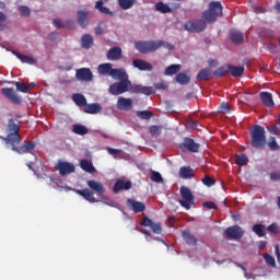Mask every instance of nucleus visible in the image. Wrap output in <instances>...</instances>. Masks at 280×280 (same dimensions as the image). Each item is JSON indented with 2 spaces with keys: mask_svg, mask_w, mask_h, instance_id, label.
I'll return each mask as SVG.
<instances>
[{
  "mask_svg": "<svg viewBox=\"0 0 280 280\" xmlns=\"http://www.w3.org/2000/svg\"><path fill=\"white\" fill-rule=\"evenodd\" d=\"M9 117L11 118L5 126L7 137L0 136V139L4 141L7 148H11V150L18 154L32 153V150L36 148V142L25 140L21 144L22 137L21 133H19L21 130V122L14 120L12 114H9Z\"/></svg>",
  "mask_w": 280,
  "mask_h": 280,
  "instance_id": "1",
  "label": "nucleus"
},
{
  "mask_svg": "<svg viewBox=\"0 0 280 280\" xmlns=\"http://www.w3.org/2000/svg\"><path fill=\"white\" fill-rule=\"evenodd\" d=\"M218 16H222V3L218 1H212L209 4V9L202 12L201 20H190L184 24L186 32H191L192 34H200L207 30V23H215Z\"/></svg>",
  "mask_w": 280,
  "mask_h": 280,
  "instance_id": "2",
  "label": "nucleus"
},
{
  "mask_svg": "<svg viewBox=\"0 0 280 280\" xmlns=\"http://www.w3.org/2000/svg\"><path fill=\"white\" fill-rule=\"evenodd\" d=\"M136 93L137 95H154L156 90L152 86H143L141 84H132L129 79L115 82L109 86V93L112 95H121L124 93Z\"/></svg>",
  "mask_w": 280,
  "mask_h": 280,
  "instance_id": "3",
  "label": "nucleus"
},
{
  "mask_svg": "<svg viewBox=\"0 0 280 280\" xmlns=\"http://www.w3.org/2000/svg\"><path fill=\"white\" fill-rule=\"evenodd\" d=\"M250 136V145L255 148V150H264L266 148V143H268L266 139V128L261 125H254L249 129Z\"/></svg>",
  "mask_w": 280,
  "mask_h": 280,
  "instance_id": "4",
  "label": "nucleus"
},
{
  "mask_svg": "<svg viewBox=\"0 0 280 280\" xmlns=\"http://www.w3.org/2000/svg\"><path fill=\"white\" fill-rule=\"evenodd\" d=\"M165 45L163 40H139L135 42V49L139 54H154L158 49H161V46Z\"/></svg>",
  "mask_w": 280,
  "mask_h": 280,
  "instance_id": "5",
  "label": "nucleus"
},
{
  "mask_svg": "<svg viewBox=\"0 0 280 280\" xmlns=\"http://www.w3.org/2000/svg\"><path fill=\"white\" fill-rule=\"evenodd\" d=\"M179 194L183 198V200H179L180 207L189 211V209H191V206L195 205L194 192H191V189H189L187 186H182L179 188Z\"/></svg>",
  "mask_w": 280,
  "mask_h": 280,
  "instance_id": "6",
  "label": "nucleus"
},
{
  "mask_svg": "<svg viewBox=\"0 0 280 280\" xmlns=\"http://www.w3.org/2000/svg\"><path fill=\"white\" fill-rule=\"evenodd\" d=\"M88 187L91 188V191H95V194H97L102 200H108V197L104 196V194H106V188H104L102 183L95 179H90L88 180Z\"/></svg>",
  "mask_w": 280,
  "mask_h": 280,
  "instance_id": "7",
  "label": "nucleus"
},
{
  "mask_svg": "<svg viewBox=\"0 0 280 280\" xmlns=\"http://www.w3.org/2000/svg\"><path fill=\"white\" fill-rule=\"evenodd\" d=\"M179 150H182V152H194V153H196L200 150V144L197 143L191 138H185L184 142L179 144Z\"/></svg>",
  "mask_w": 280,
  "mask_h": 280,
  "instance_id": "8",
  "label": "nucleus"
},
{
  "mask_svg": "<svg viewBox=\"0 0 280 280\" xmlns=\"http://www.w3.org/2000/svg\"><path fill=\"white\" fill-rule=\"evenodd\" d=\"M226 240H242L244 237V230L238 225L229 226L225 232Z\"/></svg>",
  "mask_w": 280,
  "mask_h": 280,
  "instance_id": "9",
  "label": "nucleus"
},
{
  "mask_svg": "<svg viewBox=\"0 0 280 280\" xmlns=\"http://www.w3.org/2000/svg\"><path fill=\"white\" fill-rule=\"evenodd\" d=\"M1 94L4 97H7V100L10 101L11 104L19 105V104H21V102H23V98L21 96H19V94H16V92L12 88H2Z\"/></svg>",
  "mask_w": 280,
  "mask_h": 280,
  "instance_id": "10",
  "label": "nucleus"
},
{
  "mask_svg": "<svg viewBox=\"0 0 280 280\" xmlns=\"http://www.w3.org/2000/svg\"><path fill=\"white\" fill-rule=\"evenodd\" d=\"M140 226H149L155 235H161L163 233V228H161V223H154L152 219L148 217H143L140 221Z\"/></svg>",
  "mask_w": 280,
  "mask_h": 280,
  "instance_id": "11",
  "label": "nucleus"
},
{
  "mask_svg": "<svg viewBox=\"0 0 280 280\" xmlns=\"http://www.w3.org/2000/svg\"><path fill=\"white\" fill-rule=\"evenodd\" d=\"M57 170L60 176H68V174H73L75 172V166L71 162H58Z\"/></svg>",
  "mask_w": 280,
  "mask_h": 280,
  "instance_id": "12",
  "label": "nucleus"
},
{
  "mask_svg": "<svg viewBox=\"0 0 280 280\" xmlns=\"http://www.w3.org/2000/svg\"><path fill=\"white\" fill-rule=\"evenodd\" d=\"M75 78L80 82H91L93 80V72L89 68H80L75 72Z\"/></svg>",
  "mask_w": 280,
  "mask_h": 280,
  "instance_id": "13",
  "label": "nucleus"
},
{
  "mask_svg": "<svg viewBox=\"0 0 280 280\" xmlns=\"http://www.w3.org/2000/svg\"><path fill=\"white\" fill-rule=\"evenodd\" d=\"M74 194H78V196H81L86 200L88 202L95 203L98 202L97 199H95V192L93 190L85 188V189H72Z\"/></svg>",
  "mask_w": 280,
  "mask_h": 280,
  "instance_id": "14",
  "label": "nucleus"
},
{
  "mask_svg": "<svg viewBox=\"0 0 280 280\" xmlns=\"http://www.w3.org/2000/svg\"><path fill=\"white\" fill-rule=\"evenodd\" d=\"M131 188H132V182L118 179L113 186V191L114 194H119V191H128V189H131Z\"/></svg>",
  "mask_w": 280,
  "mask_h": 280,
  "instance_id": "15",
  "label": "nucleus"
},
{
  "mask_svg": "<svg viewBox=\"0 0 280 280\" xmlns=\"http://www.w3.org/2000/svg\"><path fill=\"white\" fill-rule=\"evenodd\" d=\"M116 108H118V110H125L126 113L128 110H132V98H127L124 96L118 97Z\"/></svg>",
  "mask_w": 280,
  "mask_h": 280,
  "instance_id": "16",
  "label": "nucleus"
},
{
  "mask_svg": "<svg viewBox=\"0 0 280 280\" xmlns=\"http://www.w3.org/2000/svg\"><path fill=\"white\" fill-rule=\"evenodd\" d=\"M127 207H129L133 213H143V211H145V203L135 199H127Z\"/></svg>",
  "mask_w": 280,
  "mask_h": 280,
  "instance_id": "17",
  "label": "nucleus"
},
{
  "mask_svg": "<svg viewBox=\"0 0 280 280\" xmlns=\"http://www.w3.org/2000/svg\"><path fill=\"white\" fill-rule=\"evenodd\" d=\"M77 22L82 28L88 27L90 20H89V11L86 9L79 10L77 12Z\"/></svg>",
  "mask_w": 280,
  "mask_h": 280,
  "instance_id": "18",
  "label": "nucleus"
},
{
  "mask_svg": "<svg viewBox=\"0 0 280 280\" xmlns=\"http://www.w3.org/2000/svg\"><path fill=\"white\" fill-rule=\"evenodd\" d=\"M132 66L139 71H152V65L143 59H133Z\"/></svg>",
  "mask_w": 280,
  "mask_h": 280,
  "instance_id": "19",
  "label": "nucleus"
},
{
  "mask_svg": "<svg viewBox=\"0 0 280 280\" xmlns=\"http://www.w3.org/2000/svg\"><path fill=\"white\" fill-rule=\"evenodd\" d=\"M179 177L184 180H189L196 176L191 166H182L178 171Z\"/></svg>",
  "mask_w": 280,
  "mask_h": 280,
  "instance_id": "20",
  "label": "nucleus"
},
{
  "mask_svg": "<svg viewBox=\"0 0 280 280\" xmlns=\"http://www.w3.org/2000/svg\"><path fill=\"white\" fill-rule=\"evenodd\" d=\"M110 78H113L114 80H128V73L126 72V69L120 68H113L112 72H110Z\"/></svg>",
  "mask_w": 280,
  "mask_h": 280,
  "instance_id": "21",
  "label": "nucleus"
},
{
  "mask_svg": "<svg viewBox=\"0 0 280 280\" xmlns=\"http://www.w3.org/2000/svg\"><path fill=\"white\" fill-rule=\"evenodd\" d=\"M182 237H183L184 242H186V244H188V246H196V244H198V238H196V236L194 234H191V232H189V230H184L182 232Z\"/></svg>",
  "mask_w": 280,
  "mask_h": 280,
  "instance_id": "22",
  "label": "nucleus"
},
{
  "mask_svg": "<svg viewBox=\"0 0 280 280\" xmlns=\"http://www.w3.org/2000/svg\"><path fill=\"white\" fill-rule=\"evenodd\" d=\"M260 100L264 106H267V108H272V106H275V101L272 100V93L270 92H260Z\"/></svg>",
  "mask_w": 280,
  "mask_h": 280,
  "instance_id": "23",
  "label": "nucleus"
},
{
  "mask_svg": "<svg viewBox=\"0 0 280 280\" xmlns=\"http://www.w3.org/2000/svg\"><path fill=\"white\" fill-rule=\"evenodd\" d=\"M211 78H213V73L209 68L201 69L197 74L198 82H208V80H211Z\"/></svg>",
  "mask_w": 280,
  "mask_h": 280,
  "instance_id": "24",
  "label": "nucleus"
},
{
  "mask_svg": "<svg viewBox=\"0 0 280 280\" xmlns=\"http://www.w3.org/2000/svg\"><path fill=\"white\" fill-rule=\"evenodd\" d=\"M107 60H121L122 51L119 47H113L107 51Z\"/></svg>",
  "mask_w": 280,
  "mask_h": 280,
  "instance_id": "25",
  "label": "nucleus"
},
{
  "mask_svg": "<svg viewBox=\"0 0 280 280\" xmlns=\"http://www.w3.org/2000/svg\"><path fill=\"white\" fill-rule=\"evenodd\" d=\"M230 40H232L234 45H242V43H244V33L235 30L231 31Z\"/></svg>",
  "mask_w": 280,
  "mask_h": 280,
  "instance_id": "26",
  "label": "nucleus"
},
{
  "mask_svg": "<svg viewBox=\"0 0 280 280\" xmlns=\"http://www.w3.org/2000/svg\"><path fill=\"white\" fill-rule=\"evenodd\" d=\"M83 110L88 115H97V113H100L102 110V105H100L97 103H92V104L85 103Z\"/></svg>",
  "mask_w": 280,
  "mask_h": 280,
  "instance_id": "27",
  "label": "nucleus"
},
{
  "mask_svg": "<svg viewBox=\"0 0 280 280\" xmlns=\"http://www.w3.org/2000/svg\"><path fill=\"white\" fill-rule=\"evenodd\" d=\"M113 71V63H101L97 67V73H100V75H110Z\"/></svg>",
  "mask_w": 280,
  "mask_h": 280,
  "instance_id": "28",
  "label": "nucleus"
},
{
  "mask_svg": "<svg viewBox=\"0 0 280 280\" xmlns=\"http://www.w3.org/2000/svg\"><path fill=\"white\" fill-rule=\"evenodd\" d=\"M80 167L83 172H88L89 174H93V172H95V166H93V163L89 160H81Z\"/></svg>",
  "mask_w": 280,
  "mask_h": 280,
  "instance_id": "29",
  "label": "nucleus"
},
{
  "mask_svg": "<svg viewBox=\"0 0 280 280\" xmlns=\"http://www.w3.org/2000/svg\"><path fill=\"white\" fill-rule=\"evenodd\" d=\"M229 72L233 78H242L244 75V67L229 65Z\"/></svg>",
  "mask_w": 280,
  "mask_h": 280,
  "instance_id": "30",
  "label": "nucleus"
},
{
  "mask_svg": "<svg viewBox=\"0 0 280 280\" xmlns=\"http://www.w3.org/2000/svg\"><path fill=\"white\" fill-rule=\"evenodd\" d=\"M95 9L98 10L102 14L115 16V13H113L110 9L104 7V2L102 0L95 2Z\"/></svg>",
  "mask_w": 280,
  "mask_h": 280,
  "instance_id": "31",
  "label": "nucleus"
},
{
  "mask_svg": "<svg viewBox=\"0 0 280 280\" xmlns=\"http://www.w3.org/2000/svg\"><path fill=\"white\" fill-rule=\"evenodd\" d=\"M72 101L77 106H86V97L80 93L72 94Z\"/></svg>",
  "mask_w": 280,
  "mask_h": 280,
  "instance_id": "32",
  "label": "nucleus"
},
{
  "mask_svg": "<svg viewBox=\"0 0 280 280\" xmlns=\"http://www.w3.org/2000/svg\"><path fill=\"white\" fill-rule=\"evenodd\" d=\"M81 45L83 49H91L93 47V36L85 34L81 38Z\"/></svg>",
  "mask_w": 280,
  "mask_h": 280,
  "instance_id": "33",
  "label": "nucleus"
},
{
  "mask_svg": "<svg viewBox=\"0 0 280 280\" xmlns=\"http://www.w3.org/2000/svg\"><path fill=\"white\" fill-rule=\"evenodd\" d=\"M72 132H74V135L84 137V135H89V128H86L84 125H73Z\"/></svg>",
  "mask_w": 280,
  "mask_h": 280,
  "instance_id": "34",
  "label": "nucleus"
},
{
  "mask_svg": "<svg viewBox=\"0 0 280 280\" xmlns=\"http://www.w3.org/2000/svg\"><path fill=\"white\" fill-rule=\"evenodd\" d=\"M252 230L258 237H264L266 235V225L264 224H254Z\"/></svg>",
  "mask_w": 280,
  "mask_h": 280,
  "instance_id": "35",
  "label": "nucleus"
},
{
  "mask_svg": "<svg viewBox=\"0 0 280 280\" xmlns=\"http://www.w3.org/2000/svg\"><path fill=\"white\" fill-rule=\"evenodd\" d=\"M235 164L240 167H244V165H248V156L245 153H241L235 158Z\"/></svg>",
  "mask_w": 280,
  "mask_h": 280,
  "instance_id": "36",
  "label": "nucleus"
},
{
  "mask_svg": "<svg viewBox=\"0 0 280 280\" xmlns=\"http://www.w3.org/2000/svg\"><path fill=\"white\" fill-rule=\"evenodd\" d=\"M13 55L21 60V62H24L26 65H34V58L30 56L22 55L21 52L13 51Z\"/></svg>",
  "mask_w": 280,
  "mask_h": 280,
  "instance_id": "37",
  "label": "nucleus"
},
{
  "mask_svg": "<svg viewBox=\"0 0 280 280\" xmlns=\"http://www.w3.org/2000/svg\"><path fill=\"white\" fill-rule=\"evenodd\" d=\"M155 9L158 12H161L162 14H170V12H172V8H170V5L163 2H158L155 4Z\"/></svg>",
  "mask_w": 280,
  "mask_h": 280,
  "instance_id": "38",
  "label": "nucleus"
},
{
  "mask_svg": "<svg viewBox=\"0 0 280 280\" xmlns=\"http://www.w3.org/2000/svg\"><path fill=\"white\" fill-rule=\"evenodd\" d=\"M180 71V65H171L166 67L164 73L165 75H176Z\"/></svg>",
  "mask_w": 280,
  "mask_h": 280,
  "instance_id": "39",
  "label": "nucleus"
},
{
  "mask_svg": "<svg viewBox=\"0 0 280 280\" xmlns=\"http://www.w3.org/2000/svg\"><path fill=\"white\" fill-rule=\"evenodd\" d=\"M229 73V66H222L219 67L213 73L212 75H215V78H224V75Z\"/></svg>",
  "mask_w": 280,
  "mask_h": 280,
  "instance_id": "40",
  "label": "nucleus"
},
{
  "mask_svg": "<svg viewBox=\"0 0 280 280\" xmlns=\"http://www.w3.org/2000/svg\"><path fill=\"white\" fill-rule=\"evenodd\" d=\"M18 12H19L20 16H23L24 19H27V16H30V14H32V10L27 5H20L18 8Z\"/></svg>",
  "mask_w": 280,
  "mask_h": 280,
  "instance_id": "41",
  "label": "nucleus"
},
{
  "mask_svg": "<svg viewBox=\"0 0 280 280\" xmlns=\"http://www.w3.org/2000/svg\"><path fill=\"white\" fill-rule=\"evenodd\" d=\"M121 10H130L135 5V0H118Z\"/></svg>",
  "mask_w": 280,
  "mask_h": 280,
  "instance_id": "42",
  "label": "nucleus"
},
{
  "mask_svg": "<svg viewBox=\"0 0 280 280\" xmlns=\"http://www.w3.org/2000/svg\"><path fill=\"white\" fill-rule=\"evenodd\" d=\"M16 91L20 93H28L30 92V85L23 83V82H14Z\"/></svg>",
  "mask_w": 280,
  "mask_h": 280,
  "instance_id": "43",
  "label": "nucleus"
},
{
  "mask_svg": "<svg viewBox=\"0 0 280 280\" xmlns=\"http://www.w3.org/2000/svg\"><path fill=\"white\" fill-rule=\"evenodd\" d=\"M189 75L180 72L176 75V82H178V84H189Z\"/></svg>",
  "mask_w": 280,
  "mask_h": 280,
  "instance_id": "44",
  "label": "nucleus"
},
{
  "mask_svg": "<svg viewBox=\"0 0 280 280\" xmlns=\"http://www.w3.org/2000/svg\"><path fill=\"white\" fill-rule=\"evenodd\" d=\"M137 117H139L140 119H152V117H154V114H152V112L150 110H140L137 112Z\"/></svg>",
  "mask_w": 280,
  "mask_h": 280,
  "instance_id": "45",
  "label": "nucleus"
},
{
  "mask_svg": "<svg viewBox=\"0 0 280 280\" xmlns=\"http://www.w3.org/2000/svg\"><path fill=\"white\" fill-rule=\"evenodd\" d=\"M163 128L161 126L153 125L150 127L149 132L151 137H159L162 132Z\"/></svg>",
  "mask_w": 280,
  "mask_h": 280,
  "instance_id": "46",
  "label": "nucleus"
},
{
  "mask_svg": "<svg viewBox=\"0 0 280 280\" xmlns=\"http://www.w3.org/2000/svg\"><path fill=\"white\" fill-rule=\"evenodd\" d=\"M262 257L268 266H272V268L277 266V261L275 260V257H272V255L265 254L262 255Z\"/></svg>",
  "mask_w": 280,
  "mask_h": 280,
  "instance_id": "47",
  "label": "nucleus"
},
{
  "mask_svg": "<svg viewBox=\"0 0 280 280\" xmlns=\"http://www.w3.org/2000/svg\"><path fill=\"white\" fill-rule=\"evenodd\" d=\"M151 180L153 183H163V176L156 171L151 172Z\"/></svg>",
  "mask_w": 280,
  "mask_h": 280,
  "instance_id": "48",
  "label": "nucleus"
},
{
  "mask_svg": "<svg viewBox=\"0 0 280 280\" xmlns=\"http://www.w3.org/2000/svg\"><path fill=\"white\" fill-rule=\"evenodd\" d=\"M201 183H203V185H206V187H213V185H215V179H213V177L207 175V176H205V178L201 179Z\"/></svg>",
  "mask_w": 280,
  "mask_h": 280,
  "instance_id": "49",
  "label": "nucleus"
},
{
  "mask_svg": "<svg viewBox=\"0 0 280 280\" xmlns=\"http://www.w3.org/2000/svg\"><path fill=\"white\" fill-rule=\"evenodd\" d=\"M219 113H222L223 115H226L228 113H231V106L228 103H222L219 106Z\"/></svg>",
  "mask_w": 280,
  "mask_h": 280,
  "instance_id": "50",
  "label": "nucleus"
},
{
  "mask_svg": "<svg viewBox=\"0 0 280 280\" xmlns=\"http://www.w3.org/2000/svg\"><path fill=\"white\" fill-rule=\"evenodd\" d=\"M268 145H269L270 150H272V152L279 150V144L277 143V139H275V137L270 138Z\"/></svg>",
  "mask_w": 280,
  "mask_h": 280,
  "instance_id": "51",
  "label": "nucleus"
},
{
  "mask_svg": "<svg viewBox=\"0 0 280 280\" xmlns=\"http://www.w3.org/2000/svg\"><path fill=\"white\" fill-rule=\"evenodd\" d=\"M185 126L187 130H194V128L198 127V122L191 118H188Z\"/></svg>",
  "mask_w": 280,
  "mask_h": 280,
  "instance_id": "52",
  "label": "nucleus"
},
{
  "mask_svg": "<svg viewBox=\"0 0 280 280\" xmlns=\"http://www.w3.org/2000/svg\"><path fill=\"white\" fill-rule=\"evenodd\" d=\"M267 231L273 235H279V225L277 223H272L267 228Z\"/></svg>",
  "mask_w": 280,
  "mask_h": 280,
  "instance_id": "53",
  "label": "nucleus"
},
{
  "mask_svg": "<svg viewBox=\"0 0 280 280\" xmlns=\"http://www.w3.org/2000/svg\"><path fill=\"white\" fill-rule=\"evenodd\" d=\"M154 88L158 91H167V83L165 81H161L159 83H154Z\"/></svg>",
  "mask_w": 280,
  "mask_h": 280,
  "instance_id": "54",
  "label": "nucleus"
},
{
  "mask_svg": "<svg viewBox=\"0 0 280 280\" xmlns=\"http://www.w3.org/2000/svg\"><path fill=\"white\" fill-rule=\"evenodd\" d=\"M52 24H54L55 27H57V28L67 27V24H66L65 22H62V20H60V19H55V20H52Z\"/></svg>",
  "mask_w": 280,
  "mask_h": 280,
  "instance_id": "55",
  "label": "nucleus"
},
{
  "mask_svg": "<svg viewBox=\"0 0 280 280\" xmlns=\"http://www.w3.org/2000/svg\"><path fill=\"white\" fill-rule=\"evenodd\" d=\"M267 130L271 132V135H280L279 127L277 125H271L267 127Z\"/></svg>",
  "mask_w": 280,
  "mask_h": 280,
  "instance_id": "56",
  "label": "nucleus"
},
{
  "mask_svg": "<svg viewBox=\"0 0 280 280\" xmlns=\"http://www.w3.org/2000/svg\"><path fill=\"white\" fill-rule=\"evenodd\" d=\"M202 207L205 209H218V205H215L213 201H206L202 203Z\"/></svg>",
  "mask_w": 280,
  "mask_h": 280,
  "instance_id": "57",
  "label": "nucleus"
},
{
  "mask_svg": "<svg viewBox=\"0 0 280 280\" xmlns=\"http://www.w3.org/2000/svg\"><path fill=\"white\" fill-rule=\"evenodd\" d=\"M270 180H273L275 183H280V173L279 172H272L270 174Z\"/></svg>",
  "mask_w": 280,
  "mask_h": 280,
  "instance_id": "58",
  "label": "nucleus"
},
{
  "mask_svg": "<svg viewBox=\"0 0 280 280\" xmlns=\"http://www.w3.org/2000/svg\"><path fill=\"white\" fill-rule=\"evenodd\" d=\"M106 150H107L108 154H112V156H115L117 154H121V150H119V149H113L110 147H107Z\"/></svg>",
  "mask_w": 280,
  "mask_h": 280,
  "instance_id": "59",
  "label": "nucleus"
},
{
  "mask_svg": "<svg viewBox=\"0 0 280 280\" xmlns=\"http://www.w3.org/2000/svg\"><path fill=\"white\" fill-rule=\"evenodd\" d=\"M7 16L3 12H0V32H3V30H5V26L1 23H3L5 21Z\"/></svg>",
  "mask_w": 280,
  "mask_h": 280,
  "instance_id": "60",
  "label": "nucleus"
},
{
  "mask_svg": "<svg viewBox=\"0 0 280 280\" xmlns=\"http://www.w3.org/2000/svg\"><path fill=\"white\" fill-rule=\"evenodd\" d=\"M167 221H168V226H174V223L176 222V217H168Z\"/></svg>",
  "mask_w": 280,
  "mask_h": 280,
  "instance_id": "61",
  "label": "nucleus"
},
{
  "mask_svg": "<svg viewBox=\"0 0 280 280\" xmlns=\"http://www.w3.org/2000/svg\"><path fill=\"white\" fill-rule=\"evenodd\" d=\"M95 34L96 36H102V34H104V28H102L101 26H97L95 28Z\"/></svg>",
  "mask_w": 280,
  "mask_h": 280,
  "instance_id": "62",
  "label": "nucleus"
},
{
  "mask_svg": "<svg viewBox=\"0 0 280 280\" xmlns=\"http://www.w3.org/2000/svg\"><path fill=\"white\" fill-rule=\"evenodd\" d=\"M161 47H165L166 49H168L170 51H172V49H174V45L170 44V43H165L164 45H162Z\"/></svg>",
  "mask_w": 280,
  "mask_h": 280,
  "instance_id": "63",
  "label": "nucleus"
},
{
  "mask_svg": "<svg viewBox=\"0 0 280 280\" xmlns=\"http://www.w3.org/2000/svg\"><path fill=\"white\" fill-rule=\"evenodd\" d=\"M276 257H277V261H278V264H280L279 246H277V247H276Z\"/></svg>",
  "mask_w": 280,
  "mask_h": 280,
  "instance_id": "64",
  "label": "nucleus"
}]
</instances>
